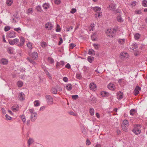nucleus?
<instances>
[{
    "label": "nucleus",
    "mask_w": 147,
    "mask_h": 147,
    "mask_svg": "<svg viewBox=\"0 0 147 147\" xmlns=\"http://www.w3.org/2000/svg\"><path fill=\"white\" fill-rule=\"evenodd\" d=\"M116 30L114 28L109 29L106 32L108 36L111 37L115 36V34Z\"/></svg>",
    "instance_id": "f257e3e1"
},
{
    "label": "nucleus",
    "mask_w": 147,
    "mask_h": 147,
    "mask_svg": "<svg viewBox=\"0 0 147 147\" xmlns=\"http://www.w3.org/2000/svg\"><path fill=\"white\" fill-rule=\"evenodd\" d=\"M45 98L48 105H51L53 104V99L51 96L49 95H46Z\"/></svg>",
    "instance_id": "f03ea898"
},
{
    "label": "nucleus",
    "mask_w": 147,
    "mask_h": 147,
    "mask_svg": "<svg viewBox=\"0 0 147 147\" xmlns=\"http://www.w3.org/2000/svg\"><path fill=\"white\" fill-rule=\"evenodd\" d=\"M16 33L13 31H11L9 33L7 34V36L8 37L13 38L15 37Z\"/></svg>",
    "instance_id": "7ed1b4c3"
},
{
    "label": "nucleus",
    "mask_w": 147,
    "mask_h": 147,
    "mask_svg": "<svg viewBox=\"0 0 147 147\" xmlns=\"http://www.w3.org/2000/svg\"><path fill=\"white\" fill-rule=\"evenodd\" d=\"M132 131L136 135L139 134L141 132L140 129L137 127H135L132 130Z\"/></svg>",
    "instance_id": "20e7f679"
},
{
    "label": "nucleus",
    "mask_w": 147,
    "mask_h": 147,
    "mask_svg": "<svg viewBox=\"0 0 147 147\" xmlns=\"http://www.w3.org/2000/svg\"><path fill=\"white\" fill-rule=\"evenodd\" d=\"M45 26L47 29H48V30H51L52 29L53 26L50 22H48L46 23Z\"/></svg>",
    "instance_id": "39448f33"
},
{
    "label": "nucleus",
    "mask_w": 147,
    "mask_h": 147,
    "mask_svg": "<svg viewBox=\"0 0 147 147\" xmlns=\"http://www.w3.org/2000/svg\"><path fill=\"white\" fill-rule=\"evenodd\" d=\"M18 97L20 100H23L25 98V95L22 92H20L18 95Z\"/></svg>",
    "instance_id": "423d86ee"
},
{
    "label": "nucleus",
    "mask_w": 147,
    "mask_h": 147,
    "mask_svg": "<svg viewBox=\"0 0 147 147\" xmlns=\"http://www.w3.org/2000/svg\"><path fill=\"white\" fill-rule=\"evenodd\" d=\"M37 116V114L36 113H32L31 115V119L32 121L34 122L35 121L36 119Z\"/></svg>",
    "instance_id": "0eeeda50"
},
{
    "label": "nucleus",
    "mask_w": 147,
    "mask_h": 147,
    "mask_svg": "<svg viewBox=\"0 0 147 147\" xmlns=\"http://www.w3.org/2000/svg\"><path fill=\"white\" fill-rule=\"evenodd\" d=\"M96 86L94 83H91L89 85L90 88L92 90H95L96 88Z\"/></svg>",
    "instance_id": "6e6552de"
},
{
    "label": "nucleus",
    "mask_w": 147,
    "mask_h": 147,
    "mask_svg": "<svg viewBox=\"0 0 147 147\" xmlns=\"http://www.w3.org/2000/svg\"><path fill=\"white\" fill-rule=\"evenodd\" d=\"M100 94L102 97H104L106 96L108 97L109 95V93L108 92L105 91L101 92Z\"/></svg>",
    "instance_id": "1a4fd4ad"
},
{
    "label": "nucleus",
    "mask_w": 147,
    "mask_h": 147,
    "mask_svg": "<svg viewBox=\"0 0 147 147\" xmlns=\"http://www.w3.org/2000/svg\"><path fill=\"white\" fill-rule=\"evenodd\" d=\"M91 38L93 41H96L97 40V35L96 33H94L91 35Z\"/></svg>",
    "instance_id": "9d476101"
},
{
    "label": "nucleus",
    "mask_w": 147,
    "mask_h": 147,
    "mask_svg": "<svg viewBox=\"0 0 147 147\" xmlns=\"http://www.w3.org/2000/svg\"><path fill=\"white\" fill-rule=\"evenodd\" d=\"M141 88L138 86H137L134 90L135 95H136L139 93V91L141 90Z\"/></svg>",
    "instance_id": "9b49d317"
},
{
    "label": "nucleus",
    "mask_w": 147,
    "mask_h": 147,
    "mask_svg": "<svg viewBox=\"0 0 147 147\" xmlns=\"http://www.w3.org/2000/svg\"><path fill=\"white\" fill-rule=\"evenodd\" d=\"M109 8L113 11H115L116 9V4L111 3L109 5Z\"/></svg>",
    "instance_id": "f8f14e48"
},
{
    "label": "nucleus",
    "mask_w": 147,
    "mask_h": 147,
    "mask_svg": "<svg viewBox=\"0 0 147 147\" xmlns=\"http://www.w3.org/2000/svg\"><path fill=\"white\" fill-rule=\"evenodd\" d=\"M30 56L33 59H35L38 57L37 53L36 52H34L31 54Z\"/></svg>",
    "instance_id": "ddd939ff"
},
{
    "label": "nucleus",
    "mask_w": 147,
    "mask_h": 147,
    "mask_svg": "<svg viewBox=\"0 0 147 147\" xmlns=\"http://www.w3.org/2000/svg\"><path fill=\"white\" fill-rule=\"evenodd\" d=\"M102 15V13L101 12H97L95 14V16L96 18H100Z\"/></svg>",
    "instance_id": "4468645a"
},
{
    "label": "nucleus",
    "mask_w": 147,
    "mask_h": 147,
    "mask_svg": "<svg viewBox=\"0 0 147 147\" xmlns=\"http://www.w3.org/2000/svg\"><path fill=\"white\" fill-rule=\"evenodd\" d=\"M107 87L109 89L113 90H114L115 86L113 84L110 83L107 86Z\"/></svg>",
    "instance_id": "2eb2a0df"
},
{
    "label": "nucleus",
    "mask_w": 147,
    "mask_h": 147,
    "mask_svg": "<svg viewBox=\"0 0 147 147\" xmlns=\"http://www.w3.org/2000/svg\"><path fill=\"white\" fill-rule=\"evenodd\" d=\"M64 62L63 61H61L59 62H57L56 67V68H57L59 66L61 65H62V66H63L64 65Z\"/></svg>",
    "instance_id": "dca6fc26"
},
{
    "label": "nucleus",
    "mask_w": 147,
    "mask_h": 147,
    "mask_svg": "<svg viewBox=\"0 0 147 147\" xmlns=\"http://www.w3.org/2000/svg\"><path fill=\"white\" fill-rule=\"evenodd\" d=\"M123 94L121 92H120L119 93H118L117 95V98L118 99H121L123 98Z\"/></svg>",
    "instance_id": "f3484780"
},
{
    "label": "nucleus",
    "mask_w": 147,
    "mask_h": 147,
    "mask_svg": "<svg viewBox=\"0 0 147 147\" xmlns=\"http://www.w3.org/2000/svg\"><path fill=\"white\" fill-rule=\"evenodd\" d=\"M66 88L69 91L71 90L73 86L71 84H67L66 86Z\"/></svg>",
    "instance_id": "a211bd4d"
},
{
    "label": "nucleus",
    "mask_w": 147,
    "mask_h": 147,
    "mask_svg": "<svg viewBox=\"0 0 147 147\" xmlns=\"http://www.w3.org/2000/svg\"><path fill=\"white\" fill-rule=\"evenodd\" d=\"M8 62L7 60L4 58H3L1 60V63L3 65L7 64Z\"/></svg>",
    "instance_id": "6ab92c4d"
},
{
    "label": "nucleus",
    "mask_w": 147,
    "mask_h": 147,
    "mask_svg": "<svg viewBox=\"0 0 147 147\" xmlns=\"http://www.w3.org/2000/svg\"><path fill=\"white\" fill-rule=\"evenodd\" d=\"M93 9L94 11L100 12V11L101 10V9L100 7L96 6L94 7Z\"/></svg>",
    "instance_id": "aec40b11"
},
{
    "label": "nucleus",
    "mask_w": 147,
    "mask_h": 147,
    "mask_svg": "<svg viewBox=\"0 0 147 147\" xmlns=\"http://www.w3.org/2000/svg\"><path fill=\"white\" fill-rule=\"evenodd\" d=\"M47 59L49 62L51 64H52L54 62V61L53 59L51 57H48Z\"/></svg>",
    "instance_id": "412c9836"
},
{
    "label": "nucleus",
    "mask_w": 147,
    "mask_h": 147,
    "mask_svg": "<svg viewBox=\"0 0 147 147\" xmlns=\"http://www.w3.org/2000/svg\"><path fill=\"white\" fill-rule=\"evenodd\" d=\"M95 54V51L93 49H90L88 51V54L90 55H94Z\"/></svg>",
    "instance_id": "4be33fe9"
},
{
    "label": "nucleus",
    "mask_w": 147,
    "mask_h": 147,
    "mask_svg": "<svg viewBox=\"0 0 147 147\" xmlns=\"http://www.w3.org/2000/svg\"><path fill=\"white\" fill-rule=\"evenodd\" d=\"M13 2V0H7L6 2V3L8 6H10L11 5Z\"/></svg>",
    "instance_id": "5701e85b"
},
{
    "label": "nucleus",
    "mask_w": 147,
    "mask_h": 147,
    "mask_svg": "<svg viewBox=\"0 0 147 147\" xmlns=\"http://www.w3.org/2000/svg\"><path fill=\"white\" fill-rule=\"evenodd\" d=\"M88 60L90 63H91L94 59V57L90 56H88Z\"/></svg>",
    "instance_id": "b1692460"
},
{
    "label": "nucleus",
    "mask_w": 147,
    "mask_h": 147,
    "mask_svg": "<svg viewBox=\"0 0 147 147\" xmlns=\"http://www.w3.org/2000/svg\"><path fill=\"white\" fill-rule=\"evenodd\" d=\"M89 113L90 114V115L92 116H93L94 115V110L93 108H90V109L89 110Z\"/></svg>",
    "instance_id": "393cba45"
},
{
    "label": "nucleus",
    "mask_w": 147,
    "mask_h": 147,
    "mask_svg": "<svg viewBox=\"0 0 147 147\" xmlns=\"http://www.w3.org/2000/svg\"><path fill=\"white\" fill-rule=\"evenodd\" d=\"M127 126L124 125H122L121 127L123 130L127 132L128 131V128L127 127Z\"/></svg>",
    "instance_id": "a878e982"
},
{
    "label": "nucleus",
    "mask_w": 147,
    "mask_h": 147,
    "mask_svg": "<svg viewBox=\"0 0 147 147\" xmlns=\"http://www.w3.org/2000/svg\"><path fill=\"white\" fill-rule=\"evenodd\" d=\"M129 123L128 121L127 120H124L123 122V125L128 126L129 125Z\"/></svg>",
    "instance_id": "bb28decb"
},
{
    "label": "nucleus",
    "mask_w": 147,
    "mask_h": 147,
    "mask_svg": "<svg viewBox=\"0 0 147 147\" xmlns=\"http://www.w3.org/2000/svg\"><path fill=\"white\" fill-rule=\"evenodd\" d=\"M43 8L45 9H47L49 7V5L47 3H45L42 5Z\"/></svg>",
    "instance_id": "cd10ccee"
},
{
    "label": "nucleus",
    "mask_w": 147,
    "mask_h": 147,
    "mask_svg": "<svg viewBox=\"0 0 147 147\" xmlns=\"http://www.w3.org/2000/svg\"><path fill=\"white\" fill-rule=\"evenodd\" d=\"M25 39L23 36H21L20 38V42L24 45L25 42Z\"/></svg>",
    "instance_id": "c85d7f7f"
},
{
    "label": "nucleus",
    "mask_w": 147,
    "mask_h": 147,
    "mask_svg": "<svg viewBox=\"0 0 147 147\" xmlns=\"http://www.w3.org/2000/svg\"><path fill=\"white\" fill-rule=\"evenodd\" d=\"M132 46H133L132 48V49L133 50H134V49H135V50L137 49L138 48V47L137 46V44L136 43H134L132 44Z\"/></svg>",
    "instance_id": "c756f323"
},
{
    "label": "nucleus",
    "mask_w": 147,
    "mask_h": 147,
    "mask_svg": "<svg viewBox=\"0 0 147 147\" xmlns=\"http://www.w3.org/2000/svg\"><path fill=\"white\" fill-rule=\"evenodd\" d=\"M17 85L19 87H22L23 85V82L21 81H19L17 82Z\"/></svg>",
    "instance_id": "7c9ffc66"
},
{
    "label": "nucleus",
    "mask_w": 147,
    "mask_h": 147,
    "mask_svg": "<svg viewBox=\"0 0 147 147\" xmlns=\"http://www.w3.org/2000/svg\"><path fill=\"white\" fill-rule=\"evenodd\" d=\"M136 112L135 110L134 109H132L130 111V114L131 115H133Z\"/></svg>",
    "instance_id": "2f4dec72"
},
{
    "label": "nucleus",
    "mask_w": 147,
    "mask_h": 147,
    "mask_svg": "<svg viewBox=\"0 0 147 147\" xmlns=\"http://www.w3.org/2000/svg\"><path fill=\"white\" fill-rule=\"evenodd\" d=\"M142 5L144 7H147V1L146 0L142 1Z\"/></svg>",
    "instance_id": "473e14b6"
},
{
    "label": "nucleus",
    "mask_w": 147,
    "mask_h": 147,
    "mask_svg": "<svg viewBox=\"0 0 147 147\" xmlns=\"http://www.w3.org/2000/svg\"><path fill=\"white\" fill-rule=\"evenodd\" d=\"M36 9L37 11L41 12L42 10L41 7L40 5H38L36 8Z\"/></svg>",
    "instance_id": "72a5a7b5"
},
{
    "label": "nucleus",
    "mask_w": 147,
    "mask_h": 147,
    "mask_svg": "<svg viewBox=\"0 0 147 147\" xmlns=\"http://www.w3.org/2000/svg\"><path fill=\"white\" fill-rule=\"evenodd\" d=\"M82 133L84 135H86L87 134L86 130L84 127H82Z\"/></svg>",
    "instance_id": "f704fd0d"
},
{
    "label": "nucleus",
    "mask_w": 147,
    "mask_h": 147,
    "mask_svg": "<svg viewBox=\"0 0 147 147\" xmlns=\"http://www.w3.org/2000/svg\"><path fill=\"white\" fill-rule=\"evenodd\" d=\"M140 35L139 33H137L134 36V38L136 40L138 39L140 37Z\"/></svg>",
    "instance_id": "c9c22d12"
},
{
    "label": "nucleus",
    "mask_w": 147,
    "mask_h": 147,
    "mask_svg": "<svg viewBox=\"0 0 147 147\" xmlns=\"http://www.w3.org/2000/svg\"><path fill=\"white\" fill-rule=\"evenodd\" d=\"M125 39H119L118 40V42L119 43L121 44H123L125 42Z\"/></svg>",
    "instance_id": "e433bc0d"
},
{
    "label": "nucleus",
    "mask_w": 147,
    "mask_h": 147,
    "mask_svg": "<svg viewBox=\"0 0 147 147\" xmlns=\"http://www.w3.org/2000/svg\"><path fill=\"white\" fill-rule=\"evenodd\" d=\"M34 106L36 107H38L40 105V103L38 100H36L34 102Z\"/></svg>",
    "instance_id": "4c0bfd02"
},
{
    "label": "nucleus",
    "mask_w": 147,
    "mask_h": 147,
    "mask_svg": "<svg viewBox=\"0 0 147 147\" xmlns=\"http://www.w3.org/2000/svg\"><path fill=\"white\" fill-rule=\"evenodd\" d=\"M90 100L91 101H93V102H96V99L93 96H91L90 97Z\"/></svg>",
    "instance_id": "58836bf2"
},
{
    "label": "nucleus",
    "mask_w": 147,
    "mask_h": 147,
    "mask_svg": "<svg viewBox=\"0 0 147 147\" xmlns=\"http://www.w3.org/2000/svg\"><path fill=\"white\" fill-rule=\"evenodd\" d=\"M56 31L57 32H60L61 31V28H60V26L58 24L57 25Z\"/></svg>",
    "instance_id": "ea45409f"
},
{
    "label": "nucleus",
    "mask_w": 147,
    "mask_h": 147,
    "mask_svg": "<svg viewBox=\"0 0 147 147\" xmlns=\"http://www.w3.org/2000/svg\"><path fill=\"white\" fill-rule=\"evenodd\" d=\"M52 90L53 93L55 94H56L57 92V90L56 88H52Z\"/></svg>",
    "instance_id": "a19ab883"
},
{
    "label": "nucleus",
    "mask_w": 147,
    "mask_h": 147,
    "mask_svg": "<svg viewBox=\"0 0 147 147\" xmlns=\"http://www.w3.org/2000/svg\"><path fill=\"white\" fill-rule=\"evenodd\" d=\"M14 30L15 31L18 32V33H20L22 31L21 28L19 27L17 28H14Z\"/></svg>",
    "instance_id": "79ce46f5"
},
{
    "label": "nucleus",
    "mask_w": 147,
    "mask_h": 147,
    "mask_svg": "<svg viewBox=\"0 0 147 147\" xmlns=\"http://www.w3.org/2000/svg\"><path fill=\"white\" fill-rule=\"evenodd\" d=\"M94 24H92L90 26V31H93L94 30Z\"/></svg>",
    "instance_id": "37998d69"
},
{
    "label": "nucleus",
    "mask_w": 147,
    "mask_h": 147,
    "mask_svg": "<svg viewBox=\"0 0 147 147\" xmlns=\"http://www.w3.org/2000/svg\"><path fill=\"white\" fill-rule=\"evenodd\" d=\"M117 20L118 21L120 22H122V18L119 16H118L117 17Z\"/></svg>",
    "instance_id": "c03bdc74"
},
{
    "label": "nucleus",
    "mask_w": 147,
    "mask_h": 147,
    "mask_svg": "<svg viewBox=\"0 0 147 147\" xmlns=\"http://www.w3.org/2000/svg\"><path fill=\"white\" fill-rule=\"evenodd\" d=\"M61 1L60 0H55L54 1L55 3L57 5H59L61 3Z\"/></svg>",
    "instance_id": "a18cd8bd"
},
{
    "label": "nucleus",
    "mask_w": 147,
    "mask_h": 147,
    "mask_svg": "<svg viewBox=\"0 0 147 147\" xmlns=\"http://www.w3.org/2000/svg\"><path fill=\"white\" fill-rule=\"evenodd\" d=\"M33 141V139L30 138H29V139L28 140V143L29 145L28 146H29L31 144V141Z\"/></svg>",
    "instance_id": "49530a36"
},
{
    "label": "nucleus",
    "mask_w": 147,
    "mask_h": 147,
    "mask_svg": "<svg viewBox=\"0 0 147 147\" xmlns=\"http://www.w3.org/2000/svg\"><path fill=\"white\" fill-rule=\"evenodd\" d=\"M72 98L73 99L76 100L78 98V95H73L72 96Z\"/></svg>",
    "instance_id": "de8ad7c7"
},
{
    "label": "nucleus",
    "mask_w": 147,
    "mask_h": 147,
    "mask_svg": "<svg viewBox=\"0 0 147 147\" xmlns=\"http://www.w3.org/2000/svg\"><path fill=\"white\" fill-rule=\"evenodd\" d=\"M27 46L30 49H32V45L31 43L28 42L27 45Z\"/></svg>",
    "instance_id": "09e8293b"
},
{
    "label": "nucleus",
    "mask_w": 147,
    "mask_h": 147,
    "mask_svg": "<svg viewBox=\"0 0 147 147\" xmlns=\"http://www.w3.org/2000/svg\"><path fill=\"white\" fill-rule=\"evenodd\" d=\"M47 46L46 43L45 42H42L41 43V46L42 47H45Z\"/></svg>",
    "instance_id": "8fccbe9b"
},
{
    "label": "nucleus",
    "mask_w": 147,
    "mask_h": 147,
    "mask_svg": "<svg viewBox=\"0 0 147 147\" xmlns=\"http://www.w3.org/2000/svg\"><path fill=\"white\" fill-rule=\"evenodd\" d=\"M8 41L10 45H13L14 44V42H13V40H9Z\"/></svg>",
    "instance_id": "3c124183"
},
{
    "label": "nucleus",
    "mask_w": 147,
    "mask_h": 147,
    "mask_svg": "<svg viewBox=\"0 0 147 147\" xmlns=\"http://www.w3.org/2000/svg\"><path fill=\"white\" fill-rule=\"evenodd\" d=\"M73 29V27L71 26L69 28H67L66 29V30L67 31H71Z\"/></svg>",
    "instance_id": "603ef678"
},
{
    "label": "nucleus",
    "mask_w": 147,
    "mask_h": 147,
    "mask_svg": "<svg viewBox=\"0 0 147 147\" xmlns=\"http://www.w3.org/2000/svg\"><path fill=\"white\" fill-rule=\"evenodd\" d=\"M18 108H15V106H13L12 107V109L13 111H18Z\"/></svg>",
    "instance_id": "864d4df0"
},
{
    "label": "nucleus",
    "mask_w": 147,
    "mask_h": 147,
    "mask_svg": "<svg viewBox=\"0 0 147 147\" xmlns=\"http://www.w3.org/2000/svg\"><path fill=\"white\" fill-rule=\"evenodd\" d=\"M76 11V9L75 8H73L71 9L70 12L72 13H74Z\"/></svg>",
    "instance_id": "5fc2aeb1"
},
{
    "label": "nucleus",
    "mask_w": 147,
    "mask_h": 147,
    "mask_svg": "<svg viewBox=\"0 0 147 147\" xmlns=\"http://www.w3.org/2000/svg\"><path fill=\"white\" fill-rule=\"evenodd\" d=\"M10 29V28L9 26H5V27L4 30L6 31H7Z\"/></svg>",
    "instance_id": "6e6d98bb"
},
{
    "label": "nucleus",
    "mask_w": 147,
    "mask_h": 147,
    "mask_svg": "<svg viewBox=\"0 0 147 147\" xmlns=\"http://www.w3.org/2000/svg\"><path fill=\"white\" fill-rule=\"evenodd\" d=\"M21 119H22V121L23 122H25L26 121V119L24 115H22L21 116Z\"/></svg>",
    "instance_id": "4d7b16f0"
},
{
    "label": "nucleus",
    "mask_w": 147,
    "mask_h": 147,
    "mask_svg": "<svg viewBox=\"0 0 147 147\" xmlns=\"http://www.w3.org/2000/svg\"><path fill=\"white\" fill-rule=\"evenodd\" d=\"M60 40L59 42L58 45H60L63 42V39L61 37L59 38Z\"/></svg>",
    "instance_id": "13d9d810"
},
{
    "label": "nucleus",
    "mask_w": 147,
    "mask_h": 147,
    "mask_svg": "<svg viewBox=\"0 0 147 147\" xmlns=\"http://www.w3.org/2000/svg\"><path fill=\"white\" fill-rule=\"evenodd\" d=\"M14 44L17 43L19 41V39L18 38H15L13 40Z\"/></svg>",
    "instance_id": "bf43d9fd"
},
{
    "label": "nucleus",
    "mask_w": 147,
    "mask_h": 147,
    "mask_svg": "<svg viewBox=\"0 0 147 147\" xmlns=\"http://www.w3.org/2000/svg\"><path fill=\"white\" fill-rule=\"evenodd\" d=\"M65 67L67 69H70L71 68V65L69 63H68L65 65Z\"/></svg>",
    "instance_id": "052dcab7"
},
{
    "label": "nucleus",
    "mask_w": 147,
    "mask_h": 147,
    "mask_svg": "<svg viewBox=\"0 0 147 147\" xmlns=\"http://www.w3.org/2000/svg\"><path fill=\"white\" fill-rule=\"evenodd\" d=\"M5 117L8 120H10L11 119V117L7 114L5 115Z\"/></svg>",
    "instance_id": "680f3d73"
},
{
    "label": "nucleus",
    "mask_w": 147,
    "mask_h": 147,
    "mask_svg": "<svg viewBox=\"0 0 147 147\" xmlns=\"http://www.w3.org/2000/svg\"><path fill=\"white\" fill-rule=\"evenodd\" d=\"M9 54H12L13 51L11 49H8L7 50Z\"/></svg>",
    "instance_id": "e2e57ef3"
},
{
    "label": "nucleus",
    "mask_w": 147,
    "mask_h": 147,
    "mask_svg": "<svg viewBox=\"0 0 147 147\" xmlns=\"http://www.w3.org/2000/svg\"><path fill=\"white\" fill-rule=\"evenodd\" d=\"M91 143L89 140H86V144L87 145H90L91 144Z\"/></svg>",
    "instance_id": "0e129e2a"
},
{
    "label": "nucleus",
    "mask_w": 147,
    "mask_h": 147,
    "mask_svg": "<svg viewBox=\"0 0 147 147\" xmlns=\"http://www.w3.org/2000/svg\"><path fill=\"white\" fill-rule=\"evenodd\" d=\"M98 45L97 44H93V46L96 49H98Z\"/></svg>",
    "instance_id": "69168bd1"
},
{
    "label": "nucleus",
    "mask_w": 147,
    "mask_h": 147,
    "mask_svg": "<svg viewBox=\"0 0 147 147\" xmlns=\"http://www.w3.org/2000/svg\"><path fill=\"white\" fill-rule=\"evenodd\" d=\"M70 47L71 49H73L74 47L76 46V45L72 43L70 44Z\"/></svg>",
    "instance_id": "338daca9"
},
{
    "label": "nucleus",
    "mask_w": 147,
    "mask_h": 147,
    "mask_svg": "<svg viewBox=\"0 0 147 147\" xmlns=\"http://www.w3.org/2000/svg\"><path fill=\"white\" fill-rule=\"evenodd\" d=\"M76 77L78 79H80L81 78V76L80 74H78L76 75Z\"/></svg>",
    "instance_id": "774afa93"
}]
</instances>
